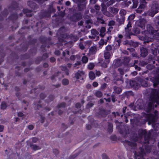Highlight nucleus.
<instances>
[{
	"label": "nucleus",
	"instance_id": "1",
	"mask_svg": "<svg viewBox=\"0 0 159 159\" xmlns=\"http://www.w3.org/2000/svg\"><path fill=\"white\" fill-rule=\"evenodd\" d=\"M139 138H141L143 135L144 136L145 143L144 146L142 148H140L141 152H138L136 151L133 152L135 156V159H137V156H143L145 154V150L148 153L150 152L151 148L150 146H147V144L149 143L150 134V133H147L145 130L140 129L138 131Z\"/></svg>",
	"mask_w": 159,
	"mask_h": 159
},
{
	"label": "nucleus",
	"instance_id": "2",
	"mask_svg": "<svg viewBox=\"0 0 159 159\" xmlns=\"http://www.w3.org/2000/svg\"><path fill=\"white\" fill-rule=\"evenodd\" d=\"M148 91L151 92V95L150 100L145 107L144 110L146 112H148L152 110L154 106L156 107L157 104L159 105V96L158 92L155 89H148Z\"/></svg>",
	"mask_w": 159,
	"mask_h": 159
},
{
	"label": "nucleus",
	"instance_id": "3",
	"mask_svg": "<svg viewBox=\"0 0 159 159\" xmlns=\"http://www.w3.org/2000/svg\"><path fill=\"white\" fill-rule=\"evenodd\" d=\"M147 34L144 41V43L145 44L150 42H152L153 39L156 37H155L156 36L159 35V30H153V27L151 25H147Z\"/></svg>",
	"mask_w": 159,
	"mask_h": 159
},
{
	"label": "nucleus",
	"instance_id": "4",
	"mask_svg": "<svg viewBox=\"0 0 159 159\" xmlns=\"http://www.w3.org/2000/svg\"><path fill=\"white\" fill-rule=\"evenodd\" d=\"M157 111H155V116H154L152 114H148L146 113H143V118H144L145 119H144L145 121H148V124L149 125H150L151 123H155L156 121V116L157 115L156 113L157 112Z\"/></svg>",
	"mask_w": 159,
	"mask_h": 159
},
{
	"label": "nucleus",
	"instance_id": "5",
	"mask_svg": "<svg viewBox=\"0 0 159 159\" xmlns=\"http://www.w3.org/2000/svg\"><path fill=\"white\" fill-rule=\"evenodd\" d=\"M159 10V5L158 2H154L152 3L151 7L150 9V12L149 15L153 17L154 15L158 12Z\"/></svg>",
	"mask_w": 159,
	"mask_h": 159
},
{
	"label": "nucleus",
	"instance_id": "6",
	"mask_svg": "<svg viewBox=\"0 0 159 159\" xmlns=\"http://www.w3.org/2000/svg\"><path fill=\"white\" fill-rule=\"evenodd\" d=\"M86 0H73V1L77 4L78 10L81 11L84 9L86 7Z\"/></svg>",
	"mask_w": 159,
	"mask_h": 159
},
{
	"label": "nucleus",
	"instance_id": "7",
	"mask_svg": "<svg viewBox=\"0 0 159 159\" xmlns=\"http://www.w3.org/2000/svg\"><path fill=\"white\" fill-rule=\"evenodd\" d=\"M66 30L64 27H61L58 31V33L61 34V37L62 38V39L60 38H59V40L61 42H65L66 41L65 40V39L68 38V36L66 33L62 34L63 33L65 32Z\"/></svg>",
	"mask_w": 159,
	"mask_h": 159
},
{
	"label": "nucleus",
	"instance_id": "8",
	"mask_svg": "<svg viewBox=\"0 0 159 159\" xmlns=\"http://www.w3.org/2000/svg\"><path fill=\"white\" fill-rule=\"evenodd\" d=\"M146 21L144 19H140L136 22V25L142 29H144L145 27V24Z\"/></svg>",
	"mask_w": 159,
	"mask_h": 159
},
{
	"label": "nucleus",
	"instance_id": "9",
	"mask_svg": "<svg viewBox=\"0 0 159 159\" xmlns=\"http://www.w3.org/2000/svg\"><path fill=\"white\" fill-rule=\"evenodd\" d=\"M82 17V15L80 13H74L70 17V19L73 21L76 22L80 20Z\"/></svg>",
	"mask_w": 159,
	"mask_h": 159
},
{
	"label": "nucleus",
	"instance_id": "10",
	"mask_svg": "<svg viewBox=\"0 0 159 159\" xmlns=\"http://www.w3.org/2000/svg\"><path fill=\"white\" fill-rule=\"evenodd\" d=\"M91 36H89V38L91 39H96V40L98 39L99 38V32L96 29H92L91 30Z\"/></svg>",
	"mask_w": 159,
	"mask_h": 159
},
{
	"label": "nucleus",
	"instance_id": "11",
	"mask_svg": "<svg viewBox=\"0 0 159 159\" xmlns=\"http://www.w3.org/2000/svg\"><path fill=\"white\" fill-rule=\"evenodd\" d=\"M84 72L83 71L78 70L75 74V77L77 79L83 80L84 77Z\"/></svg>",
	"mask_w": 159,
	"mask_h": 159
},
{
	"label": "nucleus",
	"instance_id": "12",
	"mask_svg": "<svg viewBox=\"0 0 159 159\" xmlns=\"http://www.w3.org/2000/svg\"><path fill=\"white\" fill-rule=\"evenodd\" d=\"M150 80L153 83L154 87H156L159 84V75L156 77L150 78Z\"/></svg>",
	"mask_w": 159,
	"mask_h": 159
},
{
	"label": "nucleus",
	"instance_id": "13",
	"mask_svg": "<svg viewBox=\"0 0 159 159\" xmlns=\"http://www.w3.org/2000/svg\"><path fill=\"white\" fill-rule=\"evenodd\" d=\"M97 51V48L96 46H93L89 48V52L88 53L87 55L90 56L95 54Z\"/></svg>",
	"mask_w": 159,
	"mask_h": 159
},
{
	"label": "nucleus",
	"instance_id": "14",
	"mask_svg": "<svg viewBox=\"0 0 159 159\" xmlns=\"http://www.w3.org/2000/svg\"><path fill=\"white\" fill-rule=\"evenodd\" d=\"M140 55L142 57H146L148 54V49L143 47L140 48Z\"/></svg>",
	"mask_w": 159,
	"mask_h": 159
},
{
	"label": "nucleus",
	"instance_id": "15",
	"mask_svg": "<svg viewBox=\"0 0 159 159\" xmlns=\"http://www.w3.org/2000/svg\"><path fill=\"white\" fill-rule=\"evenodd\" d=\"M125 145L126 146H129L132 149H135L136 147V144L135 143L128 141H126Z\"/></svg>",
	"mask_w": 159,
	"mask_h": 159
},
{
	"label": "nucleus",
	"instance_id": "16",
	"mask_svg": "<svg viewBox=\"0 0 159 159\" xmlns=\"http://www.w3.org/2000/svg\"><path fill=\"white\" fill-rule=\"evenodd\" d=\"M125 35L126 37L130 39V36L132 35L133 34L131 32L130 29L129 28H125Z\"/></svg>",
	"mask_w": 159,
	"mask_h": 159
},
{
	"label": "nucleus",
	"instance_id": "17",
	"mask_svg": "<svg viewBox=\"0 0 159 159\" xmlns=\"http://www.w3.org/2000/svg\"><path fill=\"white\" fill-rule=\"evenodd\" d=\"M109 111L104 109H101L99 113L100 115L103 117H105L109 113Z\"/></svg>",
	"mask_w": 159,
	"mask_h": 159
},
{
	"label": "nucleus",
	"instance_id": "18",
	"mask_svg": "<svg viewBox=\"0 0 159 159\" xmlns=\"http://www.w3.org/2000/svg\"><path fill=\"white\" fill-rule=\"evenodd\" d=\"M119 10V9L113 7H110L109 9V11L111 13L114 14H116L118 13Z\"/></svg>",
	"mask_w": 159,
	"mask_h": 159
},
{
	"label": "nucleus",
	"instance_id": "19",
	"mask_svg": "<svg viewBox=\"0 0 159 159\" xmlns=\"http://www.w3.org/2000/svg\"><path fill=\"white\" fill-rule=\"evenodd\" d=\"M30 146L32 150L35 151L38 150L40 149L41 148V147L35 144H30Z\"/></svg>",
	"mask_w": 159,
	"mask_h": 159
},
{
	"label": "nucleus",
	"instance_id": "20",
	"mask_svg": "<svg viewBox=\"0 0 159 159\" xmlns=\"http://www.w3.org/2000/svg\"><path fill=\"white\" fill-rule=\"evenodd\" d=\"M28 5L30 7L33 9H36L37 6L35 3L31 1H29L28 2Z\"/></svg>",
	"mask_w": 159,
	"mask_h": 159
},
{
	"label": "nucleus",
	"instance_id": "21",
	"mask_svg": "<svg viewBox=\"0 0 159 159\" xmlns=\"http://www.w3.org/2000/svg\"><path fill=\"white\" fill-rule=\"evenodd\" d=\"M116 20L118 23L119 25L124 24L125 20V17L118 18L116 19Z\"/></svg>",
	"mask_w": 159,
	"mask_h": 159
},
{
	"label": "nucleus",
	"instance_id": "22",
	"mask_svg": "<svg viewBox=\"0 0 159 159\" xmlns=\"http://www.w3.org/2000/svg\"><path fill=\"white\" fill-rule=\"evenodd\" d=\"M32 11L28 9H25L23 10V12L26 14V15L27 16L31 17L32 16L31 12Z\"/></svg>",
	"mask_w": 159,
	"mask_h": 159
},
{
	"label": "nucleus",
	"instance_id": "23",
	"mask_svg": "<svg viewBox=\"0 0 159 159\" xmlns=\"http://www.w3.org/2000/svg\"><path fill=\"white\" fill-rule=\"evenodd\" d=\"M110 62V60H105L103 62L101 63V66L104 68H106L107 67V65Z\"/></svg>",
	"mask_w": 159,
	"mask_h": 159
},
{
	"label": "nucleus",
	"instance_id": "24",
	"mask_svg": "<svg viewBox=\"0 0 159 159\" xmlns=\"http://www.w3.org/2000/svg\"><path fill=\"white\" fill-rule=\"evenodd\" d=\"M140 2L143 3L141 4L139 7L141 9H143L146 7L147 2L145 0H140Z\"/></svg>",
	"mask_w": 159,
	"mask_h": 159
},
{
	"label": "nucleus",
	"instance_id": "25",
	"mask_svg": "<svg viewBox=\"0 0 159 159\" xmlns=\"http://www.w3.org/2000/svg\"><path fill=\"white\" fill-rule=\"evenodd\" d=\"M100 32V35L103 37L104 35V33L106 31V28L104 27H101L100 29L98 30Z\"/></svg>",
	"mask_w": 159,
	"mask_h": 159
},
{
	"label": "nucleus",
	"instance_id": "26",
	"mask_svg": "<svg viewBox=\"0 0 159 159\" xmlns=\"http://www.w3.org/2000/svg\"><path fill=\"white\" fill-rule=\"evenodd\" d=\"M141 85L144 87H147L148 86L147 82L144 79L141 78L139 80Z\"/></svg>",
	"mask_w": 159,
	"mask_h": 159
},
{
	"label": "nucleus",
	"instance_id": "27",
	"mask_svg": "<svg viewBox=\"0 0 159 159\" xmlns=\"http://www.w3.org/2000/svg\"><path fill=\"white\" fill-rule=\"evenodd\" d=\"M61 70L63 71H64L67 75H69V70L67 68V67L65 66H61L60 67Z\"/></svg>",
	"mask_w": 159,
	"mask_h": 159
},
{
	"label": "nucleus",
	"instance_id": "28",
	"mask_svg": "<svg viewBox=\"0 0 159 159\" xmlns=\"http://www.w3.org/2000/svg\"><path fill=\"white\" fill-rule=\"evenodd\" d=\"M104 56L105 60H109L111 57V53L110 52H106L104 53Z\"/></svg>",
	"mask_w": 159,
	"mask_h": 159
},
{
	"label": "nucleus",
	"instance_id": "29",
	"mask_svg": "<svg viewBox=\"0 0 159 159\" xmlns=\"http://www.w3.org/2000/svg\"><path fill=\"white\" fill-rule=\"evenodd\" d=\"M113 89L114 90V92L118 94L120 93L122 90L120 87H117L116 86L113 87Z\"/></svg>",
	"mask_w": 159,
	"mask_h": 159
},
{
	"label": "nucleus",
	"instance_id": "30",
	"mask_svg": "<svg viewBox=\"0 0 159 159\" xmlns=\"http://www.w3.org/2000/svg\"><path fill=\"white\" fill-rule=\"evenodd\" d=\"M7 107V103L5 102H2L1 105V109L2 110H5Z\"/></svg>",
	"mask_w": 159,
	"mask_h": 159
},
{
	"label": "nucleus",
	"instance_id": "31",
	"mask_svg": "<svg viewBox=\"0 0 159 159\" xmlns=\"http://www.w3.org/2000/svg\"><path fill=\"white\" fill-rule=\"evenodd\" d=\"M108 130L110 133H111L113 131V125L112 124L110 123H109L108 125Z\"/></svg>",
	"mask_w": 159,
	"mask_h": 159
},
{
	"label": "nucleus",
	"instance_id": "32",
	"mask_svg": "<svg viewBox=\"0 0 159 159\" xmlns=\"http://www.w3.org/2000/svg\"><path fill=\"white\" fill-rule=\"evenodd\" d=\"M126 14V11L124 9L121 10L120 12V14L121 17H125V16Z\"/></svg>",
	"mask_w": 159,
	"mask_h": 159
},
{
	"label": "nucleus",
	"instance_id": "33",
	"mask_svg": "<svg viewBox=\"0 0 159 159\" xmlns=\"http://www.w3.org/2000/svg\"><path fill=\"white\" fill-rule=\"evenodd\" d=\"M95 95L98 98H101L102 95V93L100 91L98 90L95 93Z\"/></svg>",
	"mask_w": 159,
	"mask_h": 159
},
{
	"label": "nucleus",
	"instance_id": "34",
	"mask_svg": "<svg viewBox=\"0 0 159 159\" xmlns=\"http://www.w3.org/2000/svg\"><path fill=\"white\" fill-rule=\"evenodd\" d=\"M89 76L90 79L93 80L95 78V74L92 71H91L89 73Z\"/></svg>",
	"mask_w": 159,
	"mask_h": 159
},
{
	"label": "nucleus",
	"instance_id": "35",
	"mask_svg": "<svg viewBox=\"0 0 159 159\" xmlns=\"http://www.w3.org/2000/svg\"><path fill=\"white\" fill-rule=\"evenodd\" d=\"M130 61V58L129 57H125L123 59V62L124 64H128Z\"/></svg>",
	"mask_w": 159,
	"mask_h": 159
},
{
	"label": "nucleus",
	"instance_id": "36",
	"mask_svg": "<svg viewBox=\"0 0 159 159\" xmlns=\"http://www.w3.org/2000/svg\"><path fill=\"white\" fill-rule=\"evenodd\" d=\"M135 16L134 14H131L128 16L127 19L129 21H133L132 20L134 19Z\"/></svg>",
	"mask_w": 159,
	"mask_h": 159
},
{
	"label": "nucleus",
	"instance_id": "37",
	"mask_svg": "<svg viewBox=\"0 0 159 159\" xmlns=\"http://www.w3.org/2000/svg\"><path fill=\"white\" fill-rule=\"evenodd\" d=\"M133 32L134 33H133L132 35H136L139 34L140 33V31L139 29L138 28H134L133 29Z\"/></svg>",
	"mask_w": 159,
	"mask_h": 159
},
{
	"label": "nucleus",
	"instance_id": "38",
	"mask_svg": "<svg viewBox=\"0 0 159 159\" xmlns=\"http://www.w3.org/2000/svg\"><path fill=\"white\" fill-rule=\"evenodd\" d=\"M115 2V0H110L107 3L106 5L107 7H109L113 5Z\"/></svg>",
	"mask_w": 159,
	"mask_h": 159
},
{
	"label": "nucleus",
	"instance_id": "39",
	"mask_svg": "<svg viewBox=\"0 0 159 159\" xmlns=\"http://www.w3.org/2000/svg\"><path fill=\"white\" fill-rule=\"evenodd\" d=\"M112 49V46L110 45H108L105 48V49L107 52H109L111 51Z\"/></svg>",
	"mask_w": 159,
	"mask_h": 159
},
{
	"label": "nucleus",
	"instance_id": "40",
	"mask_svg": "<svg viewBox=\"0 0 159 159\" xmlns=\"http://www.w3.org/2000/svg\"><path fill=\"white\" fill-rule=\"evenodd\" d=\"M82 61L84 63H86L88 61V58L86 56H83L82 58Z\"/></svg>",
	"mask_w": 159,
	"mask_h": 159
},
{
	"label": "nucleus",
	"instance_id": "41",
	"mask_svg": "<svg viewBox=\"0 0 159 159\" xmlns=\"http://www.w3.org/2000/svg\"><path fill=\"white\" fill-rule=\"evenodd\" d=\"M133 5V8H136L137 7L138 4V1L136 0H133L132 1Z\"/></svg>",
	"mask_w": 159,
	"mask_h": 159
},
{
	"label": "nucleus",
	"instance_id": "42",
	"mask_svg": "<svg viewBox=\"0 0 159 159\" xmlns=\"http://www.w3.org/2000/svg\"><path fill=\"white\" fill-rule=\"evenodd\" d=\"M62 83L64 85H67L69 84V80L68 79H64L62 80Z\"/></svg>",
	"mask_w": 159,
	"mask_h": 159
},
{
	"label": "nucleus",
	"instance_id": "43",
	"mask_svg": "<svg viewBox=\"0 0 159 159\" xmlns=\"http://www.w3.org/2000/svg\"><path fill=\"white\" fill-rule=\"evenodd\" d=\"M101 6L102 7L101 10L102 12L107 10V7L106 5L103 3H102L101 4Z\"/></svg>",
	"mask_w": 159,
	"mask_h": 159
},
{
	"label": "nucleus",
	"instance_id": "44",
	"mask_svg": "<svg viewBox=\"0 0 159 159\" xmlns=\"http://www.w3.org/2000/svg\"><path fill=\"white\" fill-rule=\"evenodd\" d=\"M99 45H103L104 44H106L107 43V42H105L103 39H101L98 43Z\"/></svg>",
	"mask_w": 159,
	"mask_h": 159
},
{
	"label": "nucleus",
	"instance_id": "45",
	"mask_svg": "<svg viewBox=\"0 0 159 159\" xmlns=\"http://www.w3.org/2000/svg\"><path fill=\"white\" fill-rule=\"evenodd\" d=\"M130 84L131 86H133V87L137 86L138 85V84H137L136 82L135 81H130Z\"/></svg>",
	"mask_w": 159,
	"mask_h": 159
},
{
	"label": "nucleus",
	"instance_id": "46",
	"mask_svg": "<svg viewBox=\"0 0 159 159\" xmlns=\"http://www.w3.org/2000/svg\"><path fill=\"white\" fill-rule=\"evenodd\" d=\"M94 65L93 63H90L88 65V68L90 70H92L94 68Z\"/></svg>",
	"mask_w": 159,
	"mask_h": 159
},
{
	"label": "nucleus",
	"instance_id": "47",
	"mask_svg": "<svg viewBox=\"0 0 159 159\" xmlns=\"http://www.w3.org/2000/svg\"><path fill=\"white\" fill-rule=\"evenodd\" d=\"M65 106L66 104L64 102H62L59 104L58 105L57 107L59 108H62L65 107Z\"/></svg>",
	"mask_w": 159,
	"mask_h": 159
},
{
	"label": "nucleus",
	"instance_id": "48",
	"mask_svg": "<svg viewBox=\"0 0 159 159\" xmlns=\"http://www.w3.org/2000/svg\"><path fill=\"white\" fill-rule=\"evenodd\" d=\"M102 12L104 15L107 16H111L110 13L108 11H107V10L104 11Z\"/></svg>",
	"mask_w": 159,
	"mask_h": 159
},
{
	"label": "nucleus",
	"instance_id": "49",
	"mask_svg": "<svg viewBox=\"0 0 159 159\" xmlns=\"http://www.w3.org/2000/svg\"><path fill=\"white\" fill-rule=\"evenodd\" d=\"M54 99V97L52 95L50 96L47 99V102H49L51 101H52Z\"/></svg>",
	"mask_w": 159,
	"mask_h": 159
},
{
	"label": "nucleus",
	"instance_id": "50",
	"mask_svg": "<svg viewBox=\"0 0 159 159\" xmlns=\"http://www.w3.org/2000/svg\"><path fill=\"white\" fill-rule=\"evenodd\" d=\"M115 24V22L114 21L111 20L108 23V25L110 26H114Z\"/></svg>",
	"mask_w": 159,
	"mask_h": 159
},
{
	"label": "nucleus",
	"instance_id": "51",
	"mask_svg": "<svg viewBox=\"0 0 159 159\" xmlns=\"http://www.w3.org/2000/svg\"><path fill=\"white\" fill-rule=\"evenodd\" d=\"M79 46L80 48L82 50H83L84 48V46L83 44V42H80L79 44Z\"/></svg>",
	"mask_w": 159,
	"mask_h": 159
},
{
	"label": "nucleus",
	"instance_id": "52",
	"mask_svg": "<svg viewBox=\"0 0 159 159\" xmlns=\"http://www.w3.org/2000/svg\"><path fill=\"white\" fill-rule=\"evenodd\" d=\"M133 23V21H129L126 28H129L131 27V25Z\"/></svg>",
	"mask_w": 159,
	"mask_h": 159
},
{
	"label": "nucleus",
	"instance_id": "53",
	"mask_svg": "<svg viewBox=\"0 0 159 159\" xmlns=\"http://www.w3.org/2000/svg\"><path fill=\"white\" fill-rule=\"evenodd\" d=\"M55 11V10H53L52 11H51V10L50 11H47V14L45 16L46 17H49L50 16V13L51 12H54Z\"/></svg>",
	"mask_w": 159,
	"mask_h": 159
},
{
	"label": "nucleus",
	"instance_id": "54",
	"mask_svg": "<svg viewBox=\"0 0 159 159\" xmlns=\"http://www.w3.org/2000/svg\"><path fill=\"white\" fill-rule=\"evenodd\" d=\"M97 19L98 21L99 22L102 24H103L104 23L105 21L103 19L99 18H98Z\"/></svg>",
	"mask_w": 159,
	"mask_h": 159
},
{
	"label": "nucleus",
	"instance_id": "55",
	"mask_svg": "<svg viewBox=\"0 0 159 159\" xmlns=\"http://www.w3.org/2000/svg\"><path fill=\"white\" fill-rule=\"evenodd\" d=\"M33 143H36L38 140V139L36 137H33L32 138Z\"/></svg>",
	"mask_w": 159,
	"mask_h": 159
},
{
	"label": "nucleus",
	"instance_id": "56",
	"mask_svg": "<svg viewBox=\"0 0 159 159\" xmlns=\"http://www.w3.org/2000/svg\"><path fill=\"white\" fill-rule=\"evenodd\" d=\"M147 68L148 69L150 70H152L154 67L152 65H149L147 66Z\"/></svg>",
	"mask_w": 159,
	"mask_h": 159
},
{
	"label": "nucleus",
	"instance_id": "57",
	"mask_svg": "<svg viewBox=\"0 0 159 159\" xmlns=\"http://www.w3.org/2000/svg\"><path fill=\"white\" fill-rule=\"evenodd\" d=\"M102 159H109L108 157L105 154H103L102 156Z\"/></svg>",
	"mask_w": 159,
	"mask_h": 159
},
{
	"label": "nucleus",
	"instance_id": "58",
	"mask_svg": "<svg viewBox=\"0 0 159 159\" xmlns=\"http://www.w3.org/2000/svg\"><path fill=\"white\" fill-rule=\"evenodd\" d=\"M48 54L47 53H45L43 54V56L42 57V58L43 60H44L46 58H48Z\"/></svg>",
	"mask_w": 159,
	"mask_h": 159
},
{
	"label": "nucleus",
	"instance_id": "59",
	"mask_svg": "<svg viewBox=\"0 0 159 159\" xmlns=\"http://www.w3.org/2000/svg\"><path fill=\"white\" fill-rule=\"evenodd\" d=\"M40 96V98L42 99H43L46 97V95L43 93H41Z\"/></svg>",
	"mask_w": 159,
	"mask_h": 159
},
{
	"label": "nucleus",
	"instance_id": "60",
	"mask_svg": "<svg viewBox=\"0 0 159 159\" xmlns=\"http://www.w3.org/2000/svg\"><path fill=\"white\" fill-rule=\"evenodd\" d=\"M115 41L117 43H118V45H119V43H121V40L120 39H119L117 38H116Z\"/></svg>",
	"mask_w": 159,
	"mask_h": 159
},
{
	"label": "nucleus",
	"instance_id": "61",
	"mask_svg": "<svg viewBox=\"0 0 159 159\" xmlns=\"http://www.w3.org/2000/svg\"><path fill=\"white\" fill-rule=\"evenodd\" d=\"M28 127L29 129L32 130L34 129V126L33 125H28Z\"/></svg>",
	"mask_w": 159,
	"mask_h": 159
},
{
	"label": "nucleus",
	"instance_id": "62",
	"mask_svg": "<svg viewBox=\"0 0 159 159\" xmlns=\"http://www.w3.org/2000/svg\"><path fill=\"white\" fill-rule=\"evenodd\" d=\"M81 64V62L80 61H77L76 63L74 64V67H76L78 66H79Z\"/></svg>",
	"mask_w": 159,
	"mask_h": 159
},
{
	"label": "nucleus",
	"instance_id": "63",
	"mask_svg": "<svg viewBox=\"0 0 159 159\" xmlns=\"http://www.w3.org/2000/svg\"><path fill=\"white\" fill-rule=\"evenodd\" d=\"M72 39H74L73 40H74V41H76L78 39V38L75 35L73 37H72Z\"/></svg>",
	"mask_w": 159,
	"mask_h": 159
},
{
	"label": "nucleus",
	"instance_id": "64",
	"mask_svg": "<svg viewBox=\"0 0 159 159\" xmlns=\"http://www.w3.org/2000/svg\"><path fill=\"white\" fill-rule=\"evenodd\" d=\"M94 8L96 10H99L100 9V7L99 6L96 5L94 6Z\"/></svg>",
	"mask_w": 159,
	"mask_h": 159
}]
</instances>
